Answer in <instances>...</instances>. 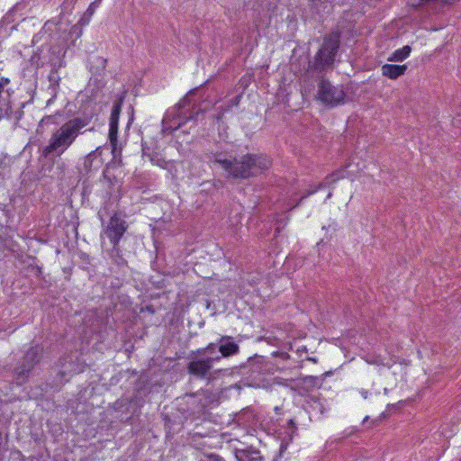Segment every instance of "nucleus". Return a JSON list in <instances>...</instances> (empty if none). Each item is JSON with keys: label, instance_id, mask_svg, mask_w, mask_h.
<instances>
[{"label": "nucleus", "instance_id": "f257e3e1", "mask_svg": "<svg viewBox=\"0 0 461 461\" xmlns=\"http://www.w3.org/2000/svg\"><path fill=\"white\" fill-rule=\"evenodd\" d=\"M210 163L215 168L221 169L223 176L228 179H248L257 176L272 165L267 156L249 153L239 158L228 157L223 153H213L210 157Z\"/></svg>", "mask_w": 461, "mask_h": 461}, {"label": "nucleus", "instance_id": "f03ea898", "mask_svg": "<svg viewBox=\"0 0 461 461\" xmlns=\"http://www.w3.org/2000/svg\"><path fill=\"white\" fill-rule=\"evenodd\" d=\"M89 121L86 117H74L59 129L54 131L42 149L41 154L47 158L50 155L60 157L76 141L77 138L83 134V129L87 126Z\"/></svg>", "mask_w": 461, "mask_h": 461}, {"label": "nucleus", "instance_id": "7ed1b4c3", "mask_svg": "<svg viewBox=\"0 0 461 461\" xmlns=\"http://www.w3.org/2000/svg\"><path fill=\"white\" fill-rule=\"evenodd\" d=\"M339 47V34L333 32L324 38L321 48L315 56V66L317 69L322 70L334 62V58Z\"/></svg>", "mask_w": 461, "mask_h": 461}, {"label": "nucleus", "instance_id": "20e7f679", "mask_svg": "<svg viewBox=\"0 0 461 461\" xmlns=\"http://www.w3.org/2000/svg\"><path fill=\"white\" fill-rule=\"evenodd\" d=\"M41 353V349L39 347H32L17 364L14 370V381L17 385H22L26 382L30 372L40 361Z\"/></svg>", "mask_w": 461, "mask_h": 461}, {"label": "nucleus", "instance_id": "39448f33", "mask_svg": "<svg viewBox=\"0 0 461 461\" xmlns=\"http://www.w3.org/2000/svg\"><path fill=\"white\" fill-rule=\"evenodd\" d=\"M317 99L330 107L344 103L346 94L341 86H333L330 81L321 79L318 84Z\"/></svg>", "mask_w": 461, "mask_h": 461}, {"label": "nucleus", "instance_id": "423d86ee", "mask_svg": "<svg viewBox=\"0 0 461 461\" xmlns=\"http://www.w3.org/2000/svg\"><path fill=\"white\" fill-rule=\"evenodd\" d=\"M188 105V101L186 99L181 100L177 105L176 106V111L175 114L167 113V116L163 119V123L166 125L167 121L172 123L168 126L172 131L179 129L181 126L185 124L188 121L195 120V117L198 116L199 112H189L184 111L185 107Z\"/></svg>", "mask_w": 461, "mask_h": 461}, {"label": "nucleus", "instance_id": "0eeeda50", "mask_svg": "<svg viewBox=\"0 0 461 461\" xmlns=\"http://www.w3.org/2000/svg\"><path fill=\"white\" fill-rule=\"evenodd\" d=\"M128 229L127 222L118 213H114L109 220L104 233L113 247H116Z\"/></svg>", "mask_w": 461, "mask_h": 461}, {"label": "nucleus", "instance_id": "6e6552de", "mask_svg": "<svg viewBox=\"0 0 461 461\" xmlns=\"http://www.w3.org/2000/svg\"><path fill=\"white\" fill-rule=\"evenodd\" d=\"M221 357L201 358L194 357L187 365V371L196 378H205L210 373L214 361H219Z\"/></svg>", "mask_w": 461, "mask_h": 461}, {"label": "nucleus", "instance_id": "1a4fd4ad", "mask_svg": "<svg viewBox=\"0 0 461 461\" xmlns=\"http://www.w3.org/2000/svg\"><path fill=\"white\" fill-rule=\"evenodd\" d=\"M103 164L102 151L100 148H96L85 157L83 167L84 170L88 173L97 171L102 167Z\"/></svg>", "mask_w": 461, "mask_h": 461}, {"label": "nucleus", "instance_id": "9d476101", "mask_svg": "<svg viewBox=\"0 0 461 461\" xmlns=\"http://www.w3.org/2000/svg\"><path fill=\"white\" fill-rule=\"evenodd\" d=\"M219 351L221 357H229L237 355L240 352V346L234 342L233 338L230 336H222L218 341Z\"/></svg>", "mask_w": 461, "mask_h": 461}, {"label": "nucleus", "instance_id": "9b49d317", "mask_svg": "<svg viewBox=\"0 0 461 461\" xmlns=\"http://www.w3.org/2000/svg\"><path fill=\"white\" fill-rule=\"evenodd\" d=\"M406 70L407 65L384 64L381 68L382 75L390 79L398 78L399 77L404 75Z\"/></svg>", "mask_w": 461, "mask_h": 461}, {"label": "nucleus", "instance_id": "f8f14e48", "mask_svg": "<svg viewBox=\"0 0 461 461\" xmlns=\"http://www.w3.org/2000/svg\"><path fill=\"white\" fill-rule=\"evenodd\" d=\"M308 404L310 409L309 411L315 416H323L327 411L324 402L315 396L310 397Z\"/></svg>", "mask_w": 461, "mask_h": 461}, {"label": "nucleus", "instance_id": "ddd939ff", "mask_svg": "<svg viewBox=\"0 0 461 461\" xmlns=\"http://www.w3.org/2000/svg\"><path fill=\"white\" fill-rule=\"evenodd\" d=\"M411 48L409 45L394 50L387 59L390 62H402L410 57Z\"/></svg>", "mask_w": 461, "mask_h": 461}, {"label": "nucleus", "instance_id": "4468645a", "mask_svg": "<svg viewBox=\"0 0 461 461\" xmlns=\"http://www.w3.org/2000/svg\"><path fill=\"white\" fill-rule=\"evenodd\" d=\"M343 177H344L343 171H338V172L332 173L331 175H330L326 177L324 184H320L318 188L308 191L307 194H305V195L309 196L311 194H313L317 192V190L319 188H321L324 185L335 183L336 181H338L339 179L343 178Z\"/></svg>", "mask_w": 461, "mask_h": 461}, {"label": "nucleus", "instance_id": "2eb2a0df", "mask_svg": "<svg viewBox=\"0 0 461 461\" xmlns=\"http://www.w3.org/2000/svg\"><path fill=\"white\" fill-rule=\"evenodd\" d=\"M122 102H123V98L122 97L118 98L114 102V104L113 105V109H112V113H111V116H110L109 123L118 124L120 113H121V111H122Z\"/></svg>", "mask_w": 461, "mask_h": 461}, {"label": "nucleus", "instance_id": "dca6fc26", "mask_svg": "<svg viewBox=\"0 0 461 461\" xmlns=\"http://www.w3.org/2000/svg\"><path fill=\"white\" fill-rule=\"evenodd\" d=\"M117 134H118V124L109 123V140H110V142H111L113 151L116 149Z\"/></svg>", "mask_w": 461, "mask_h": 461}, {"label": "nucleus", "instance_id": "f3484780", "mask_svg": "<svg viewBox=\"0 0 461 461\" xmlns=\"http://www.w3.org/2000/svg\"><path fill=\"white\" fill-rule=\"evenodd\" d=\"M365 361L369 365L385 366L384 359L381 357L367 356L365 357Z\"/></svg>", "mask_w": 461, "mask_h": 461}, {"label": "nucleus", "instance_id": "a211bd4d", "mask_svg": "<svg viewBox=\"0 0 461 461\" xmlns=\"http://www.w3.org/2000/svg\"><path fill=\"white\" fill-rule=\"evenodd\" d=\"M216 348V344L209 343L205 348L197 350V353L204 355L206 353H213Z\"/></svg>", "mask_w": 461, "mask_h": 461}, {"label": "nucleus", "instance_id": "6ab92c4d", "mask_svg": "<svg viewBox=\"0 0 461 461\" xmlns=\"http://www.w3.org/2000/svg\"><path fill=\"white\" fill-rule=\"evenodd\" d=\"M0 83L3 87L6 86L10 83V79L7 77H1Z\"/></svg>", "mask_w": 461, "mask_h": 461}, {"label": "nucleus", "instance_id": "aec40b11", "mask_svg": "<svg viewBox=\"0 0 461 461\" xmlns=\"http://www.w3.org/2000/svg\"><path fill=\"white\" fill-rule=\"evenodd\" d=\"M103 176H104V179H106L108 182L112 183V178L109 176V171L107 168L104 170Z\"/></svg>", "mask_w": 461, "mask_h": 461}, {"label": "nucleus", "instance_id": "412c9836", "mask_svg": "<svg viewBox=\"0 0 461 461\" xmlns=\"http://www.w3.org/2000/svg\"><path fill=\"white\" fill-rule=\"evenodd\" d=\"M361 396L364 398V399H366L367 396H368V392L366 390H364V389H361L359 391Z\"/></svg>", "mask_w": 461, "mask_h": 461}, {"label": "nucleus", "instance_id": "4be33fe9", "mask_svg": "<svg viewBox=\"0 0 461 461\" xmlns=\"http://www.w3.org/2000/svg\"><path fill=\"white\" fill-rule=\"evenodd\" d=\"M306 197V195H303L301 200H299V203H302V200H303Z\"/></svg>", "mask_w": 461, "mask_h": 461}, {"label": "nucleus", "instance_id": "5701e85b", "mask_svg": "<svg viewBox=\"0 0 461 461\" xmlns=\"http://www.w3.org/2000/svg\"><path fill=\"white\" fill-rule=\"evenodd\" d=\"M331 196V193H329L327 195V198H330Z\"/></svg>", "mask_w": 461, "mask_h": 461}]
</instances>
